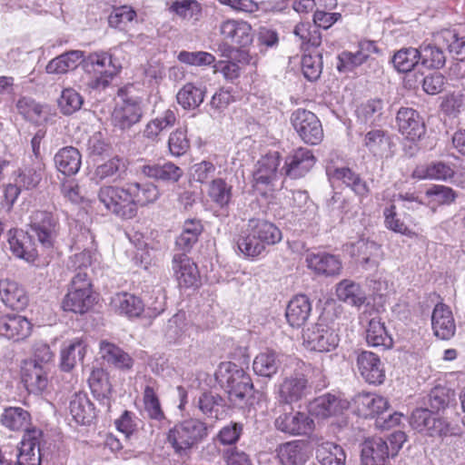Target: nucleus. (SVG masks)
<instances>
[{"instance_id": "9d476101", "label": "nucleus", "mask_w": 465, "mask_h": 465, "mask_svg": "<svg viewBox=\"0 0 465 465\" xmlns=\"http://www.w3.org/2000/svg\"><path fill=\"white\" fill-rule=\"evenodd\" d=\"M311 391V386L306 375L295 370L284 376L277 388V395L280 402L292 404L305 398Z\"/></svg>"}, {"instance_id": "f03ea898", "label": "nucleus", "mask_w": 465, "mask_h": 465, "mask_svg": "<svg viewBox=\"0 0 465 465\" xmlns=\"http://www.w3.org/2000/svg\"><path fill=\"white\" fill-rule=\"evenodd\" d=\"M117 49L98 51L83 57V69L88 79L86 84L91 89H104L123 68L117 55Z\"/></svg>"}, {"instance_id": "f8f14e48", "label": "nucleus", "mask_w": 465, "mask_h": 465, "mask_svg": "<svg viewBox=\"0 0 465 465\" xmlns=\"http://www.w3.org/2000/svg\"><path fill=\"white\" fill-rule=\"evenodd\" d=\"M315 163L316 157L312 150L298 147L286 156L282 172L291 179H300L312 169Z\"/></svg>"}, {"instance_id": "603ef678", "label": "nucleus", "mask_w": 465, "mask_h": 465, "mask_svg": "<svg viewBox=\"0 0 465 465\" xmlns=\"http://www.w3.org/2000/svg\"><path fill=\"white\" fill-rule=\"evenodd\" d=\"M205 96V88L188 83L176 94L178 104L184 109L192 110L200 106Z\"/></svg>"}, {"instance_id": "864d4df0", "label": "nucleus", "mask_w": 465, "mask_h": 465, "mask_svg": "<svg viewBox=\"0 0 465 465\" xmlns=\"http://www.w3.org/2000/svg\"><path fill=\"white\" fill-rule=\"evenodd\" d=\"M394 68L400 73L411 72L420 63L419 48L403 47L391 57Z\"/></svg>"}, {"instance_id": "dca6fc26", "label": "nucleus", "mask_w": 465, "mask_h": 465, "mask_svg": "<svg viewBox=\"0 0 465 465\" xmlns=\"http://www.w3.org/2000/svg\"><path fill=\"white\" fill-rule=\"evenodd\" d=\"M172 268L180 287L190 288L198 285L200 275L197 265L186 252L173 255Z\"/></svg>"}, {"instance_id": "6ab92c4d", "label": "nucleus", "mask_w": 465, "mask_h": 465, "mask_svg": "<svg viewBox=\"0 0 465 465\" xmlns=\"http://www.w3.org/2000/svg\"><path fill=\"white\" fill-rule=\"evenodd\" d=\"M305 262L309 269L325 277L337 276L342 269L340 258L328 252L307 253Z\"/></svg>"}, {"instance_id": "f704fd0d", "label": "nucleus", "mask_w": 465, "mask_h": 465, "mask_svg": "<svg viewBox=\"0 0 465 465\" xmlns=\"http://www.w3.org/2000/svg\"><path fill=\"white\" fill-rule=\"evenodd\" d=\"M70 414L76 423L90 424L96 417L95 408L85 393H75L69 404Z\"/></svg>"}, {"instance_id": "20e7f679", "label": "nucleus", "mask_w": 465, "mask_h": 465, "mask_svg": "<svg viewBox=\"0 0 465 465\" xmlns=\"http://www.w3.org/2000/svg\"><path fill=\"white\" fill-rule=\"evenodd\" d=\"M207 435L205 423L197 419L184 420L169 430L167 442L180 458L189 456L191 450Z\"/></svg>"}, {"instance_id": "aec40b11", "label": "nucleus", "mask_w": 465, "mask_h": 465, "mask_svg": "<svg viewBox=\"0 0 465 465\" xmlns=\"http://www.w3.org/2000/svg\"><path fill=\"white\" fill-rule=\"evenodd\" d=\"M128 170V161L118 155L114 156L96 166L93 180L96 183L104 181L116 183L125 178Z\"/></svg>"}, {"instance_id": "e433bc0d", "label": "nucleus", "mask_w": 465, "mask_h": 465, "mask_svg": "<svg viewBox=\"0 0 465 465\" xmlns=\"http://www.w3.org/2000/svg\"><path fill=\"white\" fill-rule=\"evenodd\" d=\"M282 355L273 350L266 349L261 351L253 360V371L262 377L272 378L282 365Z\"/></svg>"}, {"instance_id": "49530a36", "label": "nucleus", "mask_w": 465, "mask_h": 465, "mask_svg": "<svg viewBox=\"0 0 465 465\" xmlns=\"http://www.w3.org/2000/svg\"><path fill=\"white\" fill-rule=\"evenodd\" d=\"M360 262L365 269L376 268L381 258V246L376 242L361 239L354 244Z\"/></svg>"}, {"instance_id": "4d7b16f0", "label": "nucleus", "mask_w": 465, "mask_h": 465, "mask_svg": "<svg viewBox=\"0 0 465 465\" xmlns=\"http://www.w3.org/2000/svg\"><path fill=\"white\" fill-rule=\"evenodd\" d=\"M383 106V101L378 98L361 104L356 111L358 120L365 124H376L381 118Z\"/></svg>"}, {"instance_id": "774afa93", "label": "nucleus", "mask_w": 465, "mask_h": 465, "mask_svg": "<svg viewBox=\"0 0 465 465\" xmlns=\"http://www.w3.org/2000/svg\"><path fill=\"white\" fill-rule=\"evenodd\" d=\"M440 38L450 53L465 59V36L459 37L458 34L451 30H445L441 33Z\"/></svg>"}, {"instance_id": "412c9836", "label": "nucleus", "mask_w": 465, "mask_h": 465, "mask_svg": "<svg viewBox=\"0 0 465 465\" xmlns=\"http://www.w3.org/2000/svg\"><path fill=\"white\" fill-rule=\"evenodd\" d=\"M431 327L434 335L440 340H450L456 331L452 312L444 303L435 305L431 315Z\"/></svg>"}, {"instance_id": "4c0bfd02", "label": "nucleus", "mask_w": 465, "mask_h": 465, "mask_svg": "<svg viewBox=\"0 0 465 465\" xmlns=\"http://www.w3.org/2000/svg\"><path fill=\"white\" fill-rule=\"evenodd\" d=\"M336 295L339 301L358 308L367 301V295L362 287L349 279H344L336 285Z\"/></svg>"}, {"instance_id": "a878e982", "label": "nucleus", "mask_w": 465, "mask_h": 465, "mask_svg": "<svg viewBox=\"0 0 465 465\" xmlns=\"http://www.w3.org/2000/svg\"><path fill=\"white\" fill-rule=\"evenodd\" d=\"M42 431L33 429L27 430L22 439L18 449L17 460L24 465H40V438Z\"/></svg>"}, {"instance_id": "0e129e2a", "label": "nucleus", "mask_w": 465, "mask_h": 465, "mask_svg": "<svg viewBox=\"0 0 465 465\" xmlns=\"http://www.w3.org/2000/svg\"><path fill=\"white\" fill-rule=\"evenodd\" d=\"M83 97L74 89L67 88L62 92L58 105L64 114L70 115L78 111L83 104Z\"/></svg>"}, {"instance_id": "72a5a7b5", "label": "nucleus", "mask_w": 465, "mask_h": 465, "mask_svg": "<svg viewBox=\"0 0 465 465\" xmlns=\"http://www.w3.org/2000/svg\"><path fill=\"white\" fill-rule=\"evenodd\" d=\"M54 162L57 171L66 176H71L79 172L82 155L75 147L65 146L54 154Z\"/></svg>"}, {"instance_id": "5701e85b", "label": "nucleus", "mask_w": 465, "mask_h": 465, "mask_svg": "<svg viewBox=\"0 0 465 465\" xmlns=\"http://www.w3.org/2000/svg\"><path fill=\"white\" fill-rule=\"evenodd\" d=\"M7 242L11 252L17 258L34 262L38 257V251L31 236L22 230L10 229L7 232Z\"/></svg>"}, {"instance_id": "338daca9", "label": "nucleus", "mask_w": 465, "mask_h": 465, "mask_svg": "<svg viewBox=\"0 0 465 465\" xmlns=\"http://www.w3.org/2000/svg\"><path fill=\"white\" fill-rule=\"evenodd\" d=\"M17 110L26 120L39 123L42 119V106L29 97H22L17 101Z\"/></svg>"}, {"instance_id": "39448f33", "label": "nucleus", "mask_w": 465, "mask_h": 465, "mask_svg": "<svg viewBox=\"0 0 465 465\" xmlns=\"http://www.w3.org/2000/svg\"><path fill=\"white\" fill-rule=\"evenodd\" d=\"M98 201L104 209L121 219H132L135 216L134 204L129 195L127 183L103 185L97 192Z\"/></svg>"}, {"instance_id": "a211bd4d", "label": "nucleus", "mask_w": 465, "mask_h": 465, "mask_svg": "<svg viewBox=\"0 0 465 465\" xmlns=\"http://www.w3.org/2000/svg\"><path fill=\"white\" fill-rule=\"evenodd\" d=\"M357 367L361 377L370 384H381L385 379L380 357L371 351H362L357 356Z\"/></svg>"}, {"instance_id": "bf43d9fd", "label": "nucleus", "mask_w": 465, "mask_h": 465, "mask_svg": "<svg viewBox=\"0 0 465 465\" xmlns=\"http://www.w3.org/2000/svg\"><path fill=\"white\" fill-rule=\"evenodd\" d=\"M169 10L187 20L198 21L202 15V6L196 0H175Z\"/></svg>"}, {"instance_id": "c9c22d12", "label": "nucleus", "mask_w": 465, "mask_h": 465, "mask_svg": "<svg viewBox=\"0 0 465 465\" xmlns=\"http://www.w3.org/2000/svg\"><path fill=\"white\" fill-rule=\"evenodd\" d=\"M363 145L374 157H388L391 154V139L386 131L372 129L365 134Z\"/></svg>"}, {"instance_id": "2eb2a0df", "label": "nucleus", "mask_w": 465, "mask_h": 465, "mask_svg": "<svg viewBox=\"0 0 465 465\" xmlns=\"http://www.w3.org/2000/svg\"><path fill=\"white\" fill-rule=\"evenodd\" d=\"M142 116L141 101L138 98L128 97L115 106L112 121L114 126L124 130L140 122Z\"/></svg>"}, {"instance_id": "de8ad7c7", "label": "nucleus", "mask_w": 465, "mask_h": 465, "mask_svg": "<svg viewBox=\"0 0 465 465\" xmlns=\"http://www.w3.org/2000/svg\"><path fill=\"white\" fill-rule=\"evenodd\" d=\"M31 416L29 412L20 407H9L5 409L1 415V423L11 430H28Z\"/></svg>"}, {"instance_id": "ddd939ff", "label": "nucleus", "mask_w": 465, "mask_h": 465, "mask_svg": "<svg viewBox=\"0 0 465 465\" xmlns=\"http://www.w3.org/2000/svg\"><path fill=\"white\" fill-rule=\"evenodd\" d=\"M33 324L29 320L16 313L0 315V336L20 341L28 338L32 332Z\"/></svg>"}, {"instance_id": "09e8293b", "label": "nucleus", "mask_w": 465, "mask_h": 465, "mask_svg": "<svg viewBox=\"0 0 465 465\" xmlns=\"http://www.w3.org/2000/svg\"><path fill=\"white\" fill-rule=\"evenodd\" d=\"M356 403L360 411L370 416L381 415L389 408V402L385 398L369 392L358 394Z\"/></svg>"}, {"instance_id": "0eeeda50", "label": "nucleus", "mask_w": 465, "mask_h": 465, "mask_svg": "<svg viewBox=\"0 0 465 465\" xmlns=\"http://www.w3.org/2000/svg\"><path fill=\"white\" fill-rule=\"evenodd\" d=\"M219 32L223 39L219 49L226 57L236 48L249 45L253 39L251 25L243 20H224L219 25Z\"/></svg>"}, {"instance_id": "cd10ccee", "label": "nucleus", "mask_w": 465, "mask_h": 465, "mask_svg": "<svg viewBox=\"0 0 465 465\" xmlns=\"http://www.w3.org/2000/svg\"><path fill=\"white\" fill-rule=\"evenodd\" d=\"M140 172L150 179L163 183H176L183 174V170L171 162L146 163L140 166Z\"/></svg>"}, {"instance_id": "f3484780", "label": "nucleus", "mask_w": 465, "mask_h": 465, "mask_svg": "<svg viewBox=\"0 0 465 465\" xmlns=\"http://www.w3.org/2000/svg\"><path fill=\"white\" fill-rule=\"evenodd\" d=\"M313 421L308 414L292 411L282 413L274 421L275 428L289 435H304L312 429Z\"/></svg>"}, {"instance_id": "473e14b6", "label": "nucleus", "mask_w": 465, "mask_h": 465, "mask_svg": "<svg viewBox=\"0 0 465 465\" xmlns=\"http://www.w3.org/2000/svg\"><path fill=\"white\" fill-rule=\"evenodd\" d=\"M129 195L134 204L135 215L138 207L153 203L160 197L158 187L153 183H127Z\"/></svg>"}, {"instance_id": "a19ab883", "label": "nucleus", "mask_w": 465, "mask_h": 465, "mask_svg": "<svg viewBox=\"0 0 465 465\" xmlns=\"http://www.w3.org/2000/svg\"><path fill=\"white\" fill-rule=\"evenodd\" d=\"M113 308L127 317H138L144 310L143 301L133 293L118 292L111 300Z\"/></svg>"}, {"instance_id": "9b49d317", "label": "nucleus", "mask_w": 465, "mask_h": 465, "mask_svg": "<svg viewBox=\"0 0 465 465\" xmlns=\"http://www.w3.org/2000/svg\"><path fill=\"white\" fill-rule=\"evenodd\" d=\"M303 341L312 351H331L339 344V335L326 323L317 322L303 332Z\"/></svg>"}, {"instance_id": "5fc2aeb1", "label": "nucleus", "mask_w": 465, "mask_h": 465, "mask_svg": "<svg viewBox=\"0 0 465 465\" xmlns=\"http://www.w3.org/2000/svg\"><path fill=\"white\" fill-rule=\"evenodd\" d=\"M207 193L213 203L223 208L232 200V186L223 178H215L209 183Z\"/></svg>"}, {"instance_id": "69168bd1", "label": "nucleus", "mask_w": 465, "mask_h": 465, "mask_svg": "<svg viewBox=\"0 0 465 465\" xmlns=\"http://www.w3.org/2000/svg\"><path fill=\"white\" fill-rule=\"evenodd\" d=\"M302 71L309 81H316L322 71V54L319 53L304 54L302 59Z\"/></svg>"}, {"instance_id": "13d9d810", "label": "nucleus", "mask_w": 465, "mask_h": 465, "mask_svg": "<svg viewBox=\"0 0 465 465\" xmlns=\"http://www.w3.org/2000/svg\"><path fill=\"white\" fill-rule=\"evenodd\" d=\"M420 63L427 68H441L446 63L443 50L433 45H420L419 47Z\"/></svg>"}, {"instance_id": "4be33fe9", "label": "nucleus", "mask_w": 465, "mask_h": 465, "mask_svg": "<svg viewBox=\"0 0 465 465\" xmlns=\"http://www.w3.org/2000/svg\"><path fill=\"white\" fill-rule=\"evenodd\" d=\"M48 367L34 361H25L22 366V381L29 392L40 393L48 384Z\"/></svg>"}, {"instance_id": "1a4fd4ad", "label": "nucleus", "mask_w": 465, "mask_h": 465, "mask_svg": "<svg viewBox=\"0 0 465 465\" xmlns=\"http://www.w3.org/2000/svg\"><path fill=\"white\" fill-rule=\"evenodd\" d=\"M292 124L300 138L308 144L315 145L322 142L323 130L318 117L311 111L298 109L291 116Z\"/></svg>"}, {"instance_id": "052dcab7", "label": "nucleus", "mask_w": 465, "mask_h": 465, "mask_svg": "<svg viewBox=\"0 0 465 465\" xmlns=\"http://www.w3.org/2000/svg\"><path fill=\"white\" fill-rule=\"evenodd\" d=\"M223 402V400L219 394L208 391L199 396L197 405L203 414L212 419H217Z\"/></svg>"}, {"instance_id": "79ce46f5", "label": "nucleus", "mask_w": 465, "mask_h": 465, "mask_svg": "<svg viewBox=\"0 0 465 465\" xmlns=\"http://www.w3.org/2000/svg\"><path fill=\"white\" fill-rule=\"evenodd\" d=\"M84 52L80 50H72L65 52L52 59L46 65L45 70L48 74H65L68 71L75 69L80 64H83Z\"/></svg>"}, {"instance_id": "37998d69", "label": "nucleus", "mask_w": 465, "mask_h": 465, "mask_svg": "<svg viewBox=\"0 0 465 465\" xmlns=\"http://www.w3.org/2000/svg\"><path fill=\"white\" fill-rule=\"evenodd\" d=\"M88 383L94 397L109 408L112 385L108 374L102 369L93 370L88 378Z\"/></svg>"}, {"instance_id": "7ed1b4c3", "label": "nucleus", "mask_w": 465, "mask_h": 465, "mask_svg": "<svg viewBox=\"0 0 465 465\" xmlns=\"http://www.w3.org/2000/svg\"><path fill=\"white\" fill-rule=\"evenodd\" d=\"M215 379L228 393L230 402L239 408L245 406L252 397L253 384L250 375L237 364L221 362L215 371Z\"/></svg>"}, {"instance_id": "7c9ffc66", "label": "nucleus", "mask_w": 465, "mask_h": 465, "mask_svg": "<svg viewBox=\"0 0 465 465\" xmlns=\"http://www.w3.org/2000/svg\"><path fill=\"white\" fill-rule=\"evenodd\" d=\"M0 300L5 306L14 310H23L28 303L25 289L17 282L10 279H3Z\"/></svg>"}, {"instance_id": "58836bf2", "label": "nucleus", "mask_w": 465, "mask_h": 465, "mask_svg": "<svg viewBox=\"0 0 465 465\" xmlns=\"http://www.w3.org/2000/svg\"><path fill=\"white\" fill-rule=\"evenodd\" d=\"M312 305L306 295H296L286 308V319L291 326L300 327L308 320Z\"/></svg>"}, {"instance_id": "f257e3e1", "label": "nucleus", "mask_w": 465, "mask_h": 465, "mask_svg": "<svg viewBox=\"0 0 465 465\" xmlns=\"http://www.w3.org/2000/svg\"><path fill=\"white\" fill-rule=\"evenodd\" d=\"M282 240L281 231L272 223L262 219H250L234 242L239 252L248 258L261 255L269 245Z\"/></svg>"}, {"instance_id": "423d86ee", "label": "nucleus", "mask_w": 465, "mask_h": 465, "mask_svg": "<svg viewBox=\"0 0 465 465\" xmlns=\"http://www.w3.org/2000/svg\"><path fill=\"white\" fill-rule=\"evenodd\" d=\"M91 282L87 272H77L71 281V287L63 300V309L84 314L94 305Z\"/></svg>"}, {"instance_id": "a18cd8bd", "label": "nucleus", "mask_w": 465, "mask_h": 465, "mask_svg": "<svg viewBox=\"0 0 465 465\" xmlns=\"http://www.w3.org/2000/svg\"><path fill=\"white\" fill-rule=\"evenodd\" d=\"M100 354L104 361L115 368L128 370L133 366V360L129 354L109 341L100 342Z\"/></svg>"}, {"instance_id": "2f4dec72", "label": "nucleus", "mask_w": 465, "mask_h": 465, "mask_svg": "<svg viewBox=\"0 0 465 465\" xmlns=\"http://www.w3.org/2000/svg\"><path fill=\"white\" fill-rule=\"evenodd\" d=\"M281 159L278 153H272L262 159L256 164V169L253 172V181L255 186L269 185L277 177V171L280 165Z\"/></svg>"}, {"instance_id": "3c124183", "label": "nucleus", "mask_w": 465, "mask_h": 465, "mask_svg": "<svg viewBox=\"0 0 465 465\" xmlns=\"http://www.w3.org/2000/svg\"><path fill=\"white\" fill-rule=\"evenodd\" d=\"M366 341L372 347H382L384 349L392 346V339L388 334L384 323L380 319L373 318L369 322L366 330Z\"/></svg>"}, {"instance_id": "c85d7f7f", "label": "nucleus", "mask_w": 465, "mask_h": 465, "mask_svg": "<svg viewBox=\"0 0 465 465\" xmlns=\"http://www.w3.org/2000/svg\"><path fill=\"white\" fill-rule=\"evenodd\" d=\"M312 440L316 446V458L321 465H345L346 454L340 445L318 437Z\"/></svg>"}, {"instance_id": "4468645a", "label": "nucleus", "mask_w": 465, "mask_h": 465, "mask_svg": "<svg viewBox=\"0 0 465 465\" xmlns=\"http://www.w3.org/2000/svg\"><path fill=\"white\" fill-rule=\"evenodd\" d=\"M396 122L399 132L410 141L416 142L425 134V124L419 113L412 108H401L397 113Z\"/></svg>"}, {"instance_id": "ea45409f", "label": "nucleus", "mask_w": 465, "mask_h": 465, "mask_svg": "<svg viewBox=\"0 0 465 465\" xmlns=\"http://www.w3.org/2000/svg\"><path fill=\"white\" fill-rule=\"evenodd\" d=\"M44 170L45 163L42 160H31V163L25 164L22 168L18 169L15 182L23 189H34L41 182Z\"/></svg>"}, {"instance_id": "bb28decb", "label": "nucleus", "mask_w": 465, "mask_h": 465, "mask_svg": "<svg viewBox=\"0 0 465 465\" xmlns=\"http://www.w3.org/2000/svg\"><path fill=\"white\" fill-rule=\"evenodd\" d=\"M275 451L280 465H304L309 459L306 444L302 440L282 443Z\"/></svg>"}, {"instance_id": "c756f323", "label": "nucleus", "mask_w": 465, "mask_h": 465, "mask_svg": "<svg viewBox=\"0 0 465 465\" xmlns=\"http://www.w3.org/2000/svg\"><path fill=\"white\" fill-rule=\"evenodd\" d=\"M390 450L387 442L381 438L366 440L361 448L363 465H385Z\"/></svg>"}, {"instance_id": "6e6552de", "label": "nucleus", "mask_w": 465, "mask_h": 465, "mask_svg": "<svg viewBox=\"0 0 465 465\" xmlns=\"http://www.w3.org/2000/svg\"><path fill=\"white\" fill-rule=\"evenodd\" d=\"M29 226L42 248H54L60 231L56 215L51 212L35 210L30 214Z\"/></svg>"}, {"instance_id": "6e6d98bb", "label": "nucleus", "mask_w": 465, "mask_h": 465, "mask_svg": "<svg viewBox=\"0 0 465 465\" xmlns=\"http://www.w3.org/2000/svg\"><path fill=\"white\" fill-rule=\"evenodd\" d=\"M454 175L453 169L442 163L435 162L426 166L418 167L414 171V176L420 179L448 180Z\"/></svg>"}, {"instance_id": "e2e57ef3", "label": "nucleus", "mask_w": 465, "mask_h": 465, "mask_svg": "<svg viewBox=\"0 0 465 465\" xmlns=\"http://www.w3.org/2000/svg\"><path fill=\"white\" fill-rule=\"evenodd\" d=\"M143 404L144 410L148 414L149 418L157 421L165 420V415L161 408V403L151 386H146L143 391Z\"/></svg>"}, {"instance_id": "8fccbe9b", "label": "nucleus", "mask_w": 465, "mask_h": 465, "mask_svg": "<svg viewBox=\"0 0 465 465\" xmlns=\"http://www.w3.org/2000/svg\"><path fill=\"white\" fill-rule=\"evenodd\" d=\"M203 232V225L199 220L188 219L183 223V231L177 237L175 244L183 251L189 252L198 241L199 235Z\"/></svg>"}, {"instance_id": "c03bdc74", "label": "nucleus", "mask_w": 465, "mask_h": 465, "mask_svg": "<svg viewBox=\"0 0 465 465\" xmlns=\"http://www.w3.org/2000/svg\"><path fill=\"white\" fill-rule=\"evenodd\" d=\"M86 343L82 338L73 339L67 347L61 351L60 366L64 371H70L86 353Z\"/></svg>"}, {"instance_id": "b1692460", "label": "nucleus", "mask_w": 465, "mask_h": 465, "mask_svg": "<svg viewBox=\"0 0 465 465\" xmlns=\"http://www.w3.org/2000/svg\"><path fill=\"white\" fill-rule=\"evenodd\" d=\"M326 173L331 183L341 182L360 197H366L370 193L367 183L348 167L329 166Z\"/></svg>"}, {"instance_id": "393cba45", "label": "nucleus", "mask_w": 465, "mask_h": 465, "mask_svg": "<svg viewBox=\"0 0 465 465\" xmlns=\"http://www.w3.org/2000/svg\"><path fill=\"white\" fill-rule=\"evenodd\" d=\"M348 408L347 400L331 393L319 396L310 405L311 412L322 419L340 415Z\"/></svg>"}, {"instance_id": "680f3d73", "label": "nucleus", "mask_w": 465, "mask_h": 465, "mask_svg": "<svg viewBox=\"0 0 465 465\" xmlns=\"http://www.w3.org/2000/svg\"><path fill=\"white\" fill-rule=\"evenodd\" d=\"M367 61L366 54L362 51H343L338 55L337 70L340 73L352 72L355 68Z\"/></svg>"}]
</instances>
